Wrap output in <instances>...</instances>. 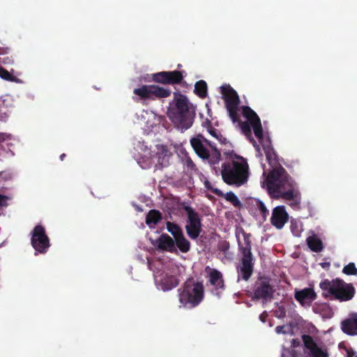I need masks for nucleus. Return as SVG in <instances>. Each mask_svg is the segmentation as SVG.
Instances as JSON below:
<instances>
[{"label": "nucleus", "mask_w": 357, "mask_h": 357, "mask_svg": "<svg viewBox=\"0 0 357 357\" xmlns=\"http://www.w3.org/2000/svg\"><path fill=\"white\" fill-rule=\"evenodd\" d=\"M242 114L252 124L255 137L263 147L266 160L272 169L266 174L262 187L266 188L271 197L283 199L288 201H297L300 192L297 183L280 164L278 156L274 150L269 136L264 135L261 120L257 113L248 106L242 107Z\"/></svg>", "instance_id": "nucleus-1"}, {"label": "nucleus", "mask_w": 357, "mask_h": 357, "mask_svg": "<svg viewBox=\"0 0 357 357\" xmlns=\"http://www.w3.org/2000/svg\"><path fill=\"white\" fill-rule=\"evenodd\" d=\"M167 115L174 124L182 131L190 128L195 117V107L186 96L174 92V100L168 109Z\"/></svg>", "instance_id": "nucleus-2"}, {"label": "nucleus", "mask_w": 357, "mask_h": 357, "mask_svg": "<svg viewBox=\"0 0 357 357\" xmlns=\"http://www.w3.org/2000/svg\"><path fill=\"white\" fill-rule=\"evenodd\" d=\"M225 154L231 160L222 164L221 175L223 181L234 187H240L247 183L249 166L246 160L233 152Z\"/></svg>", "instance_id": "nucleus-3"}, {"label": "nucleus", "mask_w": 357, "mask_h": 357, "mask_svg": "<svg viewBox=\"0 0 357 357\" xmlns=\"http://www.w3.org/2000/svg\"><path fill=\"white\" fill-rule=\"evenodd\" d=\"M181 307L192 309L197 307L204 298V287L202 282L193 278H188L178 289Z\"/></svg>", "instance_id": "nucleus-4"}, {"label": "nucleus", "mask_w": 357, "mask_h": 357, "mask_svg": "<svg viewBox=\"0 0 357 357\" xmlns=\"http://www.w3.org/2000/svg\"><path fill=\"white\" fill-rule=\"evenodd\" d=\"M319 287L323 291L322 294L324 297L331 296L333 299L341 302L351 300L356 292L352 284L346 283L339 278L331 281L326 279L320 282Z\"/></svg>", "instance_id": "nucleus-5"}, {"label": "nucleus", "mask_w": 357, "mask_h": 357, "mask_svg": "<svg viewBox=\"0 0 357 357\" xmlns=\"http://www.w3.org/2000/svg\"><path fill=\"white\" fill-rule=\"evenodd\" d=\"M190 142L196 154L203 160H207L211 165L218 164L221 160L220 151L202 135L191 138Z\"/></svg>", "instance_id": "nucleus-6"}, {"label": "nucleus", "mask_w": 357, "mask_h": 357, "mask_svg": "<svg viewBox=\"0 0 357 357\" xmlns=\"http://www.w3.org/2000/svg\"><path fill=\"white\" fill-rule=\"evenodd\" d=\"M245 245L238 243L239 250L242 257L237 266L238 277L243 280L248 281L252 276L254 271L255 257L251 251L250 235L243 234Z\"/></svg>", "instance_id": "nucleus-7"}, {"label": "nucleus", "mask_w": 357, "mask_h": 357, "mask_svg": "<svg viewBox=\"0 0 357 357\" xmlns=\"http://www.w3.org/2000/svg\"><path fill=\"white\" fill-rule=\"evenodd\" d=\"M133 93L143 100L161 99L170 96L171 90L158 85H143L140 88L135 89Z\"/></svg>", "instance_id": "nucleus-8"}, {"label": "nucleus", "mask_w": 357, "mask_h": 357, "mask_svg": "<svg viewBox=\"0 0 357 357\" xmlns=\"http://www.w3.org/2000/svg\"><path fill=\"white\" fill-rule=\"evenodd\" d=\"M183 208L188 216V223L185 227L186 233L191 239L195 240L202 231L201 218L199 213L190 206L185 205Z\"/></svg>", "instance_id": "nucleus-9"}, {"label": "nucleus", "mask_w": 357, "mask_h": 357, "mask_svg": "<svg viewBox=\"0 0 357 357\" xmlns=\"http://www.w3.org/2000/svg\"><path fill=\"white\" fill-rule=\"evenodd\" d=\"M221 93L230 118L233 122L237 121L238 120L237 109L239 104V98L236 91L229 85H225L221 86Z\"/></svg>", "instance_id": "nucleus-10"}, {"label": "nucleus", "mask_w": 357, "mask_h": 357, "mask_svg": "<svg viewBox=\"0 0 357 357\" xmlns=\"http://www.w3.org/2000/svg\"><path fill=\"white\" fill-rule=\"evenodd\" d=\"M31 244L36 252L41 254L47 252L50 242L43 226L38 225L33 228L31 231Z\"/></svg>", "instance_id": "nucleus-11"}, {"label": "nucleus", "mask_w": 357, "mask_h": 357, "mask_svg": "<svg viewBox=\"0 0 357 357\" xmlns=\"http://www.w3.org/2000/svg\"><path fill=\"white\" fill-rule=\"evenodd\" d=\"M275 290L271 284V279L267 277H260L255 283L254 297L267 302L273 298Z\"/></svg>", "instance_id": "nucleus-12"}, {"label": "nucleus", "mask_w": 357, "mask_h": 357, "mask_svg": "<svg viewBox=\"0 0 357 357\" xmlns=\"http://www.w3.org/2000/svg\"><path fill=\"white\" fill-rule=\"evenodd\" d=\"M183 77V73L179 70L162 71L154 73L152 79L156 83L174 85L180 84Z\"/></svg>", "instance_id": "nucleus-13"}, {"label": "nucleus", "mask_w": 357, "mask_h": 357, "mask_svg": "<svg viewBox=\"0 0 357 357\" xmlns=\"http://www.w3.org/2000/svg\"><path fill=\"white\" fill-rule=\"evenodd\" d=\"M305 352L307 353L310 357H328L326 350L320 348L309 335H303Z\"/></svg>", "instance_id": "nucleus-14"}, {"label": "nucleus", "mask_w": 357, "mask_h": 357, "mask_svg": "<svg viewBox=\"0 0 357 357\" xmlns=\"http://www.w3.org/2000/svg\"><path fill=\"white\" fill-rule=\"evenodd\" d=\"M289 215L284 206H278L273 208L271 218V224L277 229H282L287 222Z\"/></svg>", "instance_id": "nucleus-15"}, {"label": "nucleus", "mask_w": 357, "mask_h": 357, "mask_svg": "<svg viewBox=\"0 0 357 357\" xmlns=\"http://www.w3.org/2000/svg\"><path fill=\"white\" fill-rule=\"evenodd\" d=\"M341 330L348 335H357V313H351L342 321Z\"/></svg>", "instance_id": "nucleus-16"}, {"label": "nucleus", "mask_w": 357, "mask_h": 357, "mask_svg": "<svg viewBox=\"0 0 357 357\" xmlns=\"http://www.w3.org/2000/svg\"><path fill=\"white\" fill-rule=\"evenodd\" d=\"M158 248L169 252H175L176 251L174 246V240L167 234H162L157 239Z\"/></svg>", "instance_id": "nucleus-17"}, {"label": "nucleus", "mask_w": 357, "mask_h": 357, "mask_svg": "<svg viewBox=\"0 0 357 357\" xmlns=\"http://www.w3.org/2000/svg\"><path fill=\"white\" fill-rule=\"evenodd\" d=\"M317 298V294L312 289L305 288L295 292V298L301 304L306 301L312 302Z\"/></svg>", "instance_id": "nucleus-18"}, {"label": "nucleus", "mask_w": 357, "mask_h": 357, "mask_svg": "<svg viewBox=\"0 0 357 357\" xmlns=\"http://www.w3.org/2000/svg\"><path fill=\"white\" fill-rule=\"evenodd\" d=\"M161 276L160 284L164 291L171 290L178 286L179 283L178 279L175 275L162 273Z\"/></svg>", "instance_id": "nucleus-19"}, {"label": "nucleus", "mask_w": 357, "mask_h": 357, "mask_svg": "<svg viewBox=\"0 0 357 357\" xmlns=\"http://www.w3.org/2000/svg\"><path fill=\"white\" fill-rule=\"evenodd\" d=\"M249 205L252 206L256 211H259L261 216L262 220L265 221L269 214L265 204L259 199L253 198L249 200Z\"/></svg>", "instance_id": "nucleus-20"}, {"label": "nucleus", "mask_w": 357, "mask_h": 357, "mask_svg": "<svg viewBox=\"0 0 357 357\" xmlns=\"http://www.w3.org/2000/svg\"><path fill=\"white\" fill-rule=\"evenodd\" d=\"M247 119V121L241 122V129L242 132L245 135V137L250 139V141L252 143L253 146L255 147V149L259 151V145L257 144V142L254 139V138L252 136V130L251 127H252V124L248 120L246 117H245Z\"/></svg>", "instance_id": "nucleus-21"}, {"label": "nucleus", "mask_w": 357, "mask_h": 357, "mask_svg": "<svg viewBox=\"0 0 357 357\" xmlns=\"http://www.w3.org/2000/svg\"><path fill=\"white\" fill-rule=\"evenodd\" d=\"M209 282L215 287L216 289L224 288V280L222 273L216 270L213 269L209 273Z\"/></svg>", "instance_id": "nucleus-22"}, {"label": "nucleus", "mask_w": 357, "mask_h": 357, "mask_svg": "<svg viewBox=\"0 0 357 357\" xmlns=\"http://www.w3.org/2000/svg\"><path fill=\"white\" fill-rule=\"evenodd\" d=\"M306 241L309 248L313 252H319L324 248L322 241L316 235L309 236Z\"/></svg>", "instance_id": "nucleus-23"}, {"label": "nucleus", "mask_w": 357, "mask_h": 357, "mask_svg": "<svg viewBox=\"0 0 357 357\" xmlns=\"http://www.w3.org/2000/svg\"><path fill=\"white\" fill-rule=\"evenodd\" d=\"M162 219V214L159 211L151 210L146 217V223L150 227L156 225Z\"/></svg>", "instance_id": "nucleus-24"}, {"label": "nucleus", "mask_w": 357, "mask_h": 357, "mask_svg": "<svg viewBox=\"0 0 357 357\" xmlns=\"http://www.w3.org/2000/svg\"><path fill=\"white\" fill-rule=\"evenodd\" d=\"M174 246L181 252L186 253L190 250V242L183 234L174 240Z\"/></svg>", "instance_id": "nucleus-25"}, {"label": "nucleus", "mask_w": 357, "mask_h": 357, "mask_svg": "<svg viewBox=\"0 0 357 357\" xmlns=\"http://www.w3.org/2000/svg\"><path fill=\"white\" fill-rule=\"evenodd\" d=\"M207 123V132L214 138L218 139L222 144H226L227 139L223 137L220 130L212 126L211 121L206 119Z\"/></svg>", "instance_id": "nucleus-26"}, {"label": "nucleus", "mask_w": 357, "mask_h": 357, "mask_svg": "<svg viewBox=\"0 0 357 357\" xmlns=\"http://www.w3.org/2000/svg\"><path fill=\"white\" fill-rule=\"evenodd\" d=\"M207 84L204 80H199L195 84L194 93L201 98H205L207 96Z\"/></svg>", "instance_id": "nucleus-27"}, {"label": "nucleus", "mask_w": 357, "mask_h": 357, "mask_svg": "<svg viewBox=\"0 0 357 357\" xmlns=\"http://www.w3.org/2000/svg\"><path fill=\"white\" fill-rule=\"evenodd\" d=\"M168 151L163 148L161 153H157L154 158L157 160L155 166L158 168H162L168 164Z\"/></svg>", "instance_id": "nucleus-28"}, {"label": "nucleus", "mask_w": 357, "mask_h": 357, "mask_svg": "<svg viewBox=\"0 0 357 357\" xmlns=\"http://www.w3.org/2000/svg\"><path fill=\"white\" fill-rule=\"evenodd\" d=\"M166 225L167 231L174 236V240L183 234V230L178 225L174 222H167Z\"/></svg>", "instance_id": "nucleus-29"}, {"label": "nucleus", "mask_w": 357, "mask_h": 357, "mask_svg": "<svg viewBox=\"0 0 357 357\" xmlns=\"http://www.w3.org/2000/svg\"><path fill=\"white\" fill-rule=\"evenodd\" d=\"M10 50L6 48L4 52H0V63H2L5 65H10L14 62V59L13 55L9 53Z\"/></svg>", "instance_id": "nucleus-30"}, {"label": "nucleus", "mask_w": 357, "mask_h": 357, "mask_svg": "<svg viewBox=\"0 0 357 357\" xmlns=\"http://www.w3.org/2000/svg\"><path fill=\"white\" fill-rule=\"evenodd\" d=\"M225 198L227 202L231 203L236 208H240L241 206V202L233 192L230 191L227 192Z\"/></svg>", "instance_id": "nucleus-31"}, {"label": "nucleus", "mask_w": 357, "mask_h": 357, "mask_svg": "<svg viewBox=\"0 0 357 357\" xmlns=\"http://www.w3.org/2000/svg\"><path fill=\"white\" fill-rule=\"evenodd\" d=\"M342 272L347 275H357V268L354 262L344 266Z\"/></svg>", "instance_id": "nucleus-32"}, {"label": "nucleus", "mask_w": 357, "mask_h": 357, "mask_svg": "<svg viewBox=\"0 0 357 357\" xmlns=\"http://www.w3.org/2000/svg\"><path fill=\"white\" fill-rule=\"evenodd\" d=\"M0 77L7 81H16L15 77L7 70L0 66Z\"/></svg>", "instance_id": "nucleus-33"}, {"label": "nucleus", "mask_w": 357, "mask_h": 357, "mask_svg": "<svg viewBox=\"0 0 357 357\" xmlns=\"http://www.w3.org/2000/svg\"><path fill=\"white\" fill-rule=\"evenodd\" d=\"M291 328L289 326L282 325V326H278L275 328V332L278 334H288L291 333Z\"/></svg>", "instance_id": "nucleus-34"}, {"label": "nucleus", "mask_w": 357, "mask_h": 357, "mask_svg": "<svg viewBox=\"0 0 357 357\" xmlns=\"http://www.w3.org/2000/svg\"><path fill=\"white\" fill-rule=\"evenodd\" d=\"M281 357H298L294 350L284 349L282 351Z\"/></svg>", "instance_id": "nucleus-35"}, {"label": "nucleus", "mask_w": 357, "mask_h": 357, "mask_svg": "<svg viewBox=\"0 0 357 357\" xmlns=\"http://www.w3.org/2000/svg\"><path fill=\"white\" fill-rule=\"evenodd\" d=\"M9 199V197L0 194V206L6 207L8 205V201Z\"/></svg>", "instance_id": "nucleus-36"}, {"label": "nucleus", "mask_w": 357, "mask_h": 357, "mask_svg": "<svg viewBox=\"0 0 357 357\" xmlns=\"http://www.w3.org/2000/svg\"><path fill=\"white\" fill-rule=\"evenodd\" d=\"M185 166L189 169H191V170H193V169H195V163L193 162V161L191 160V158H187L185 160Z\"/></svg>", "instance_id": "nucleus-37"}, {"label": "nucleus", "mask_w": 357, "mask_h": 357, "mask_svg": "<svg viewBox=\"0 0 357 357\" xmlns=\"http://www.w3.org/2000/svg\"><path fill=\"white\" fill-rule=\"evenodd\" d=\"M286 316V311L284 307L280 306L278 307L277 311L276 317L280 319L284 318Z\"/></svg>", "instance_id": "nucleus-38"}, {"label": "nucleus", "mask_w": 357, "mask_h": 357, "mask_svg": "<svg viewBox=\"0 0 357 357\" xmlns=\"http://www.w3.org/2000/svg\"><path fill=\"white\" fill-rule=\"evenodd\" d=\"M347 355L345 357H357V354L351 347L345 348Z\"/></svg>", "instance_id": "nucleus-39"}, {"label": "nucleus", "mask_w": 357, "mask_h": 357, "mask_svg": "<svg viewBox=\"0 0 357 357\" xmlns=\"http://www.w3.org/2000/svg\"><path fill=\"white\" fill-rule=\"evenodd\" d=\"M291 230L294 236H299L301 234V229H298L296 226H295L293 223L291 225Z\"/></svg>", "instance_id": "nucleus-40"}, {"label": "nucleus", "mask_w": 357, "mask_h": 357, "mask_svg": "<svg viewBox=\"0 0 357 357\" xmlns=\"http://www.w3.org/2000/svg\"><path fill=\"white\" fill-rule=\"evenodd\" d=\"M229 248V245L228 243L225 242L219 245V250L225 252Z\"/></svg>", "instance_id": "nucleus-41"}, {"label": "nucleus", "mask_w": 357, "mask_h": 357, "mask_svg": "<svg viewBox=\"0 0 357 357\" xmlns=\"http://www.w3.org/2000/svg\"><path fill=\"white\" fill-rule=\"evenodd\" d=\"M268 317V313L266 311H264L260 315H259V319L263 323H265L266 321V319Z\"/></svg>", "instance_id": "nucleus-42"}, {"label": "nucleus", "mask_w": 357, "mask_h": 357, "mask_svg": "<svg viewBox=\"0 0 357 357\" xmlns=\"http://www.w3.org/2000/svg\"><path fill=\"white\" fill-rule=\"evenodd\" d=\"M291 343V347L294 348L298 347L301 345V341L298 339H292Z\"/></svg>", "instance_id": "nucleus-43"}, {"label": "nucleus", "mask_w": 357, "mask_h": 357, "mask_svg": "<svg viewBox=\"0 0 357 357\" xmlns=\"http://www.w3.org/2000/svg\"><path fill=\"white\" fill-rule=\"evenodd\" d=\"M321 266L322 268H326L330 266V264H329V263H322V264H321Z\"/></svg>", "instance_id": "nucleus-44"}, {"label": "nucleus", "mask_w": 357, "mask_h": 357, "mask_svg": "<svg viewBox=\"0 0 357 357\" xmlns=\"http://www.w3.org/2000/svg\"><path fill=\"white\" fill-rule=\"evenodd\" d=\"M66 155L65 153H62L61 155H60V160H63L64 158H66Z\"/></svg>", "instance_id": "nucleus-45"}, {"label": "nucleus", "mask_w": 357, "mask_h": 357, "mask_svg": "<svg viewBox=\"0 0 357 357\" xmlns=\"http://www.w3.org/2000/svg\"><path fill=\"white\" fill-rule=\"evenodd\" d=\"M202 126L207 129L208 125L206 123V119L202 123Z\"/></svg>", "instance_id": "nucleus-46"}]
</instances>
